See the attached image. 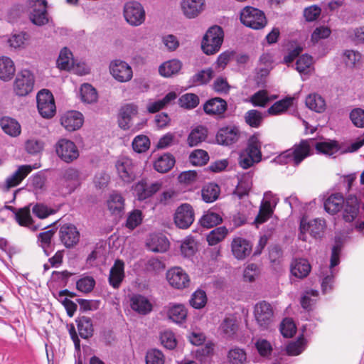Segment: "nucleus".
<instances>
[{"instance_id":"nucleus-1","label":"nucleus","mask_w":364,"mask_h":364,"mask_svg":"<svg viewBox=\"0 0 364 364\" xmlns=\"http://www.w3.org/2000/svg\"><path fill=\"white\" fill-rule=\"evenodd\" d=\"M224 32L220 26H213L208 28L204 35L201 48L206 55H213L218 53L222 46Z\"/></svg>"},{"instance_id":"nucleus-2","label":"nucleus","mask_w":364,"mask_h":364,"mask_svg":"<svg viewBox=\"0 0 364 364\" xmlns=\"http://www.w3.org/2000/svg\"><path fill=\"white\" fill-rule=\"evenodd\" d=\"M240 21L245 26L253 29H261L267 23L264 12L252 6H246L242 10Z\"/></svg>"},{"instance_id":"nucleus-3","label":"nucleus","mask_w":364,"mask_h":364,"mask_svg":"<svg viewBox=\"0 0 364 364\" xmlns=\"http://www.w3.org/2000/svg\"><path fill=\"white\" fill-rule=\"evenodd\" d=\"M36 101L38 112L43 118L50 119L54 116L56 107L53 95L50 90L43 89L39 91Z\"/></svg>"},{"instance_id":"nucleus-4","label":"nucleus","mask_w":364,"mask_h":364,"mask_svg":"<svg viewBox=\"0 0 364 364\" xmlns=\"http://www.w3.org/2000/svg\"><path fill=\"white\" fill-rule=\"evenodd\" d=\"M34 82L33 73L28 70H23L16 75L14 82V92L18 96H26L33 91Z\"/></svg>"},{"instance_id":"nucleus-5","label":"nucleus","mask_w":364,"mask_h":364,"mask_svg":"<svg viewBox=\"0 0 364 364\" xmlns=\"http://www.w3.org/2000/svg\"><path fill=\"white\" fill-rule=\"evenodd\" d=\"M124 16L129 24L137 26L144 22L146 14L140 3L128 1L124 6Z\"/></svg>"},{"instance_id":"nucleus-6","label":"nucleus","mask_w":364,"mask_h":364,"mask_svg":"<svg viewBox=\"0 0 364 364\" xmlns=\"http://www.w3.org/2000/svg\"><path fill=\"white\" fill-rule=\"evenodd\" d=\"M55 149L58 157L66 163H70L79 156V151L76 145L69 139H59L55 144Z\"/></svg>"},{"instance_id":"nucleus-7","label":"nucleus","mask_w":364,"mask_h":364,"mask_svg":"<svg viewBox=\"0 0 364 364\" xmlns=\"http://www.w3.org/2000/svg\"><path fill=\"white\" fill-rule=\"evenodd\" d=\"M195 213L192 205L183 203L179 205L174 213V223L180 229L188 228L194 221Z\"/></svg>"},{"instance_id":"nucleus-8","label":"nucleus","mask_w":364,"mask_h":364,"mask_svg":"<svg viewBox=\"0 0 364 364\" xmlns=\"http://www.w3.org/2000/svg\"><path fill=\"white\" fill-rule=\"evenodd\" d=\"M360 200L355 194H349L345 198L342 206V218L346 223L353 222L358 216Z\"/></svg>"},{"instance_id":"nucleus-9","label":"nucleus","mask_w":364,"mask_h":364,"mask_svg":"<svg viewBox=\"0 0 364 364\" xmlns=\"http://www.w3.org/2000/svg\"><path fill=\"white\" fill-rule=\"evenodd\" d=\"M254 314L260 329H267L273 321L271 305L265 301H260L255 305Z\"/></svg>"},{"instance_id":"nucleus-10","label":"nucleus","mask_w":364,"mask_h":364,"mask_svg":"<svg viewBox=\"0 0 364 364\" xmlns=\"http://www.w3.org/2000/svg\"><path fill=\"white\" fill-rule=\"evenodd\" d=\"M109 70L113 77L120 82H128L133 76L131 66L122 60H112L109 65Z\"/></svg>"},{"instance_id":"nucleus-11","label":"nucleus","mask_w":364,"mask_h":364,"mask_svg":"<svg viewBox=\"0 0 364 364\" xmlns=\"http://www.w3.org/2000/svg\"><path fill=\"white\" fill-rule=\"evenodd\" d=\"M166 279L169 284L177 289L186 288L190 283L189 276L179 267H174L168 270Z\"/></svg>"},{"instance_id":"nucleus-12","label":"nucleus","mask_w":364,"mask_h":364,"mask_svg":"<svg viewBox=\"0 0 364 364\" xmlns=\"http://www.w3.org/2000/svg\"><path fill=\"white\" fill-rule=\"evenodd\" d=\"M59 237L66 248H71L78 243L80 232L73 224L65 223L60 227Z\"/></svg>"},{"instance_id":"nucleus-13","label":"nucleus","mask_w":364,"mask_h":364,"mask_svg":"<svg viewBox=\"0 0 364 364\" xmlns=\"http://www.w3.org/2000/svg\"><path fill=\"white\" fill-rule=\"evenodd\" d=\"M161 187V183L156 181L149 184L146 179L142 178L133 187L135 196L138 200L142 201L158 192Z\"/></svg>"},{"instance_id":"nucleus-14","label":"nucleus","mask_w":364,"mask_h":364,"mask_svg":"<svg viewBox=\"0 0 364 364\" xmlns=\"http://www.w3.org/2000/svg\"><path fill=\"white\" fill-rule=\"evenodd\" d=\"M204 112L209 116H216L219 119L225 118L228 109L227 102L219 97L208 100L203 105Z\"/></svg>"},{"instance_id":"nucleus-15","label":"nucleus","mask_w":364,"mask_h":364,"mask_svg":"<svg viewBox=\"0 0 364 364\" xmlns=\"http://www.w3.org/2000/svg\"><path fill=\"white\" fill-rule=\"evenodd\" d=\"M119 177L126 183H131L136 178L132 160L127 157L119 159L116 163Z\"/></svg>"},{"instance_id":"nucleus-16","label":"nucleus","mask_w":364,"mask_h":364,"mask_svg":"<svg viewBox=\"0 0 364 364\" xmlns=\"http://www.w3.org/2000/svg\"><path fill=\"white\" fill-rule=\"evenodd\" d=\"M80 171L73 167H69L62 171L60 181L62 184L65 186V193H72L80 186Z\"/></svg>"},{"instance_id":"nucleus-17","label":"nucleus","mask_w":364,"mask_h":364,"mask_svg":"<svg viewBox=\"0 0 364 364\" xmlns=\"http://www.w3.org/2000/svg\"><path fill=\"white\" fill-rule=\"evenodd\" d=\"M313 139H301L299 143L295 144L291 149L293 155V164L299 166L306 158L313 154L309 142Z\"/></svg>"},{"instance_id":"nucleus-18","label":"nucleus","mask_w":364,"mask_h":364,"mask_svg":"<svg viewBox=\"0 0 364 364\" xmlns=\"http://www.w3.org/2000/svg\"><path fill=\"white\" fill-rule=\"evenodd\" d=\"M232 255L237 259H244L248 257L252 251V244L248 240L241 237H235L231 243Z\"/></svg>"},{"instance_id":"nucleus-19","label":"nucleus","mask_w":364,"mask_h":364,"mask_svg":"<svg viewBox=\"0 0 364 364\" xmlns=\"http://www.w3.org/2000/svg\"><path fill=\"white\" fill-rule=\"evenodd\" d=\"M240 131L235 126H226L219 129L216 134V141L221 145L229 146L237 141Z\"/></svg>"},{"instance_id":"nucleus-20","label":"nucleus","mask_w":364,"mask_h":364,"mask_svg":"<svg viewBox=\"0 0 364 364\" xmlns=\"http://www.w3.org/2000/svg\"><path fill=\"white\" fill-rule=\"evenodd\" d=\"M60 122L66 130L73 132L82 127L83 124V116L78 111H68L61 117Z\"/></svg>"},{"instance_id":"nucleus-21","label":"nucleus","mask_w":364,"mask_h":364,"mask_svg":"<svg viewBox=\"0 0 364 364\" xmlns=\"http://www.w3.org/2000/svg\"><path fill=\"white\" fill-rule=\"evenodd\" d=\"M300 229L308 230L311 236L315 239L321 238L325 229V221L316 218L308 222L306 218L303 217L300 220Z\"/></svg>"},{"instance_id":"nucleus-22","label":"nucleus","mask_w":364,"mask_h":364,"mask_svg":"<svg viewBox=\"0 0 364 364\" xmlns=\"http://www.w3.org/2000/svg\"><path fill=\"white\" fill-rule=\"evenodd\" d=\"M125 277L124 262L117 259L111 267L108 278L109 284L114 289H119Z\"/></svg>"},{"instance_id":"nucleus-23","label":"nucleus","mask_w":364,"mask_h":364,"mask_svg":"<svg viewBox=\"0 0 364 364\" xmlns=\"http://www.w3.org/2000/svg\"><path fill=\"white\" fill-rule=\"evenodd\" d=\"M168 238L161 233L151 234L146 242L147 248L154 252H165L169 248Z\"/></svg>"},{"instance_id":"nucleus-24","label":"nucleus","mask_w":364,"mask_h":364,"mask_svg":"<svg viewBox=\"0 0 364 364\" xmlns=\"http://www.w3.org/2000/svg\"><path fill=\"white\" fill-rule=\"evenodd\" d=\"M138 113V107L134 103H128L122 106L119 110L118 124L124 130L129 129V122L132 116Z\"/></svg>"},{"instance_id":"nucleus-25","label":"nucleus","mask_w":364,"mask_h":364,"mask_svg":"<svg viewBox=\"0 0 364 364\" xmlns=\"http://www.w3.org/2000/svg\"><path fill=\"white\" fill-rule=\"evenodd\" d=\"M253 171L246 172L240 176L237 185L233 191V194L239 199L243 198L249 194L252 186Z\"/></svg>"},{"instance_id":"nucleus-26","label":"nucleus","mask_w":364,"mask_h":364,"mask_svg":"<svg viewBox=\"0 0 364 364\" xmlns=\"http://www.w3.org/2000/svg\"><path fill=\"white\" fill-rule=\"evenodd\" d=\"M31 171L32 167L30 165H22L19 166L12 175L6 178L2 189L4 191H8L10 188L18 186Z\"/></svg>"},{"instance_id":"nucleus-27","label":"nucleus","mask_w":364,"mask_h":364,"mask_svg":"<svg viewBox=\"0 0 364 364\" xmlns=\"http://www.w3.org/2000/svg\"><path fill=\"white\" fill-rule=\"evenodd\" d=\"M31 171L32 167L30 165H22L19 166L12 175L6 178L2 189L4 191H8L10 188L18 186Z\"/></svg>"},{"instance_id":"nucleus-28","label":"nucleus","mask_w":364,"mask_h":364,"mask_svg":"<svg viewBox=\"0 0 364 364\" xmlns=\"http://www.w3.org/2000/svg\"><path fill=\"white\" fill-rule=\"evenodd\" d=\"M131 308L141 315H146L152 311V304L143 295L134 294L130 299Z\"/></svg>"},{"instance_id":"nucleus-29","label":"nucleus","mask_w":364,"mask_h":364,"mask_svg":"<svg viewBox=\"0 0 364 364\" xmlns=\"http://www.w3.org/2000/svg\"><path fill=\"white\" fill-rule=\"evenodd\" d=\"M79 336L83 339H89L93 336L94 326L90 317L85 316H78L75 318Z\"/></svg>"},{"instance_id":"nucleus-30","label":"nucleus","mask_w":364,"mask_h":364,"mask_svg":"<svg viewBox=\"0 0 364 364\" xmlns=\"http://www.w3.org/2000/svg\"><path fill=\"white\" fill-rule=\"evenodd\" d=\"M175 157L170 153H164L158 156L154 161L155 171L161 173L168 172L175 165Z\"/></svg>"},{"instance_id":"nucleus-31","label":"nucleus","mask_w":364,"mask_h":364,"mask_svg":"<svg viewBox=\"0 0 364 364\" xmlns=\"http://www.w3.org/2000/svg\"><path fill=\"white\" fill-rule=\"evenodd\" d=\"M344 200L342 193H333L324 201V210L331 215H335L341 210Z\"/></svg>"},{"instance_id":"nucleus-32","label":"nucleus","mask_w":364,"mask_h":364,"mask_svg":"<svg viewBox=\"0 0 364 364\" xmlns=\"http://www.w3.org/2000/svg\"><path fill=\"white\" fill-rule=\"evenodd\" d=\"M204 0H183L181 7L184 15L188 18L196 17L203 10Z\"/></svg>"},{"instance_id":"nucleus-33","label":"nucleus","mask_w":364,"mask_h":364,"mask_svg":"<svg viewBox=\"0 0 364 364\" xmlns=\"http://www.w3.org/2000/svg\"><path fill=\"white\" fill-rule=\"evenodd\" d=\"M4 208L9 210L15 214L16 220L20 225L32 228L33 219L31 215L29 207L20 208L18 211H16V208L13 206L5 205Z\"/></svg>"},{"instance_id":"nucleus-34","label":"nucleus","mask_w":364,"mask_h":364,"mask_svg":"<svg viewBox=\"0 0 364 364\" xmlns=\"http://www.w3.org/2000/svg\"><path fill=\"white\" fill-rule=\"evenodd\" d=\"M16 68L13 60L6 56L0 58V79L3 81H9L13 78Z\"/></svg>"},{"instance_id":"nucleus-35","label":"nucleus","mask_w":364,"mask_h":364,"mask_svg":"<svg viewBox=\"0 0 364 364\" xmlns=\"http://www.w3.org/2000/svg\"><path fill=\"white\" fill-rule=\"evenodd\" d=\"M311 265L306 259H295L291 265V273L299 279L306 277L310 271Z\"/></svg>"},{"instance_id":"nucleus-36","label":"nucleus","mask_w":364,"mask_h":364,"mask_svg":"<svg viewBox=\"0 0 364 364\" xmlns=\"http://www.w3.org/2000/svg\"><path fill=\"white\" fill-rule=\"evenodd\" d=\"M36 1L43 7L41 9H33L32 12H31L30 19L35 25L43 26L48 22L47 11L46 9L47 1L46 0H36Z\"/></svg>"},{"instance_id":"nucleus-37","label":"nucleus","mask_w":364,"mask_h":364,"mask_svg":"<svg viewBox=\"0 0 364 364\" xmlns=\"http://www.w3.org/2000/svg\"><path fill=\"white\" fill-rule=\"evenodd\" d=\"M182 63L177 59H172L162 63L159 68V74L165 77H170L179 73Z\"/></svg>"},{"instance_id":"nucleus-38","label":"nucleus","mask_w":364,"mask_h":364,"mask_svg":"<svg viewBox=\"0 0 364 364\" xmlns=\"http://www.w3.org/2000/svg\"><path fill=\"white\" fill-rule=\"evenodd\" d=\"M207 136V128L202 125L198 126L189 133L187 138V144L191 147L196 146L202 141H204Z\"/></svg>"},{"instance_id":"nucleus-39","label":"nucleus","mask_w":364,"mask_h":364,"mask_svg":"<svg viewBox=\"0 0 364 364\" xmlns=\"http://www.w3.org/2000/svg\"><path fill=\"white\" fill-rule=\"evenodd\" d=\"M244 152L251 156L259 163L262 160L261 142L256 135H252L247 141V145Z\"/></svg>"},{"instance_id":"nucleus-40","label":"nucleus","mask_w":364,"mask_h":364,"mask_svg":"<svg viewBox=\"0 0 364 364\" xmlns=\"http://www.w3.org/2000/svg\"><path fill=\"white\" fill-rule=\"evenodd\" d=\"M315 149L318 154L331 156L336 154L341 149V146L337 141L328 140L316 143Z\"/></svg>"},{"instance_id":"nucleus-41","label":"nucleus","mask_w":364,"mask_h":364,"mask_svg":"<svg viewBox=\"0 0 364 364\" xmlns=\"http://www.w3.org/2000/svg\"><path fill=\"white\" fill-rule=\"evenodd\" d=\"M0 126L3 131L11 136H17L21 134V125L11 117H3L0 119Z\"/></svg>"},{"instance_id":"nucleus-42","label":"nucleus","mask_w":364,"mask_h":364,"mask_svg":"<svg viewBox=\"0 0 364 364\" xmlns=\"http://www.w3.org/2000/svg\"><path fill=\"white\" fill-rule=\"evenodd\" d=\"M201 193L202 199L204 202L213 203L219 198L220 187L216 183H208L203 186Z\"/></svg>"},{"instance_id":"nucleus-43","label":"nucleus","mask_w":364,"mask_h":364,"mask_svg":"<svg viewBox=\"0 0 364 364\" xmlns=\"http://www.w3.org/2000/svg\"><path fill=\"white\" fill-rule=\"evenodd\" d=\"M107 207L112 214L121 215L124 208V198L119 193H113L107 200Z\"/></svg>"},{"instance_id":"nucleus-44","label":"nucleus","mask_w":364,"mask_h":364,"mask_svg":"<svg viewBox=\"0 0 364 364\" xmlns=\"http://www.w3.org/2000/svg\"><path fill=\"white\" fill-rule=\"evenodd\" d=\"M168 318L176 323H183L187 316V309L183 304H174L168 311Z\"/></svg>"},{"instance_id":"nucleus-45","label":"nucleus","mask_w":364,"mask_h":364,"mask_svg":"<svg viewBox=\"0 0 364 364\" xmlns=\"http://www.w3.org/2000/svg\"><path fill=\"white\" fill-rule=\"evenodd\" d=\"M305 103L309 109L316 112L321 113L325 110V100L317 94L309 95L306 98Z\"/></svg>"},{"instance_id":"nucleus-46","label":"nucleus","mask_w":364,"mask_h":364,"mask_svg":"<svg viewBox=\"0 0 364 364\" xmlns=\"http://www.w3.org/2000/svg\"><path fill=\"white\" fill-rule=\"evenodd\" d=\"M80 96L82 101L87 104L96 102L98 98L96 89L88 83H85L81 86Z\"/></svg>"},{"instance_id":"nucleus-47","label":"nucleus","mask_w":364,"mask_h":364,"mask_svg":"<svg viewBox=\"0 0 364 364\" xmlns=\"http://www.w3.org/2000/svg\"><path fill=\"white\" fill-rule=\"evenodd\" d=\"M222 222L221 216L214 212L207 211L199 220V223L203 228H210L219 225Z\"/></svg>"},{"instance_id":"nucleus-48","label":"nucleus","mask_w":364,"mask_h":364,"mask_svg":"<svg viewBox=\"0 0 364 364\" xmlns=\"http://www.w3.org/2000/svg\"><path fill=\"white\" fill-rule=\"evenodd\" d=\"M273 210L271 208L270 202L265 201L262 203L259 213L255 218L253 223L258 228L259 225L265 223L272 215Z\"/></svg>"},{"instance_id":"nucleus-49","label":"nucleus","mask_w":364,"mask_h":364,"mask_svg":"<svg viewBox=\"0 0 364 364\" xmlns=\"http://www.w3.org/2000/svg\"><path fill=\"white\" fill-rule=\"evenodd\" d=\"M238 326L235 318L232 317H226L222 321L220 329L223 336L227 338L232 337L237 331Z\"/></svg>"},{"instance_id":"nucleus-50","label":"nucleus","mask_w":364,"mask_h":364,"mask_svg":"<svg viewBox=\"0 0 364 364\" xmlns=\"http://www.w3.org/2000/svg\"><path fill=\"white\" fill-rule=\"evenodd\" d=\"M228 229L225 226L218 227L210 232L207 235V241L209 245H215L221 242L227 235Z\"/></svg>"},{"instance_id":"nucleus-51","label":"nucleus","mask_w":364,"mask_h":364,"mask_svg":"<svg viewBox=\"0 0 364 364\" xmlns=\"http://www.w3.org/2000/svg\"><path fill=\"white\" fill-rule=\"evenodd\" d=\"M213 76V70L212 68L201 70L200 71L193 75L190 82L193 85H206Z\"/></svg>"},{"instance_id":"nucleus-52","label":"nucleus","mask_w":364,"mask_h":364,"mask_svg":"<svg viewBox=\"0 0 364 364\" xmlns=\"http://www.w3.org/2000/svg\"><path fill=\"white\" fill-rule=\"evenodd\" d=\"M228 360L229 364H245L247 360L246 353L244 349L235 347L229 350Z\"/></svg>"},{"instance_id":"nucleus-53","label":"nucleus","mask_w":364,"mask_h":364,"mask_svg":"<svg viewBox=\"0 0 364 364\" xmlns=\"http://www.w3.org/2000/svg\"><path fill=\"white\" fill-rule=\"evenodd\" d=\"M73 53L71 51L66 47L63 48L59 54V56L57 59V65L58 67L60 70H68L71 68L73 63H70V60L72 58Z\"/></svg>"},{"instance_id":"nucleus-54","label":"nucleus","mask_w":364,"mask_h":364,"mask_svg":"<svg viewBox=\"0 0 364 364\" xmlns=\"http://www.w3.org/2000/svg\"><path fill=\"white\" fill-rule=\"evenodd\" d=\"M293 103L292 97H286L274 103L267 110L269 114H278L286 111Z\"/></svg>"},{"instance_id":"nucleus-55","label":"nucleus","mask_w":364,"mask_h":364,"mask_svg":"<svg viewBox=\"0 0 364 364\" xmlns=\"http://www.w3.org/2000/svg\"><path fill=\"white\" fill-rule=\"evenodd\" d=\"M178 104L181 107L193 109L198 105L199 97L196 94L186 93L179 97Z\"/></svg>"},{"instance_id":"nucleus-56","label":"nucleus","mask_w":364,"mask_h":364,"mask_svg":"<svg viewBox=\"0 0 364 364\" xmlns=\"http://www.w3.org/2000/svg\"><path fill=\"white\" fill-rule=\"evenodd\" d=\"M95 280L91 276H85L76 282V289L83 293L91 292L95 286Z\"/></svg>"},{"instance_id":"nucleus-57","label":"nucleus","mask_w":364,"mask_h":364,"mask_svg":"<svg viewBox=\"0 0 364 364\" xmlns=\"http://www.w3.org/2000/svg\"><path fill=\"white\" fill-rule=\"evenodd\" d=\"M207 303V296L204 290H196L191 296L190 304L196 309H200L205 306Z\"/></svg>"},{"instance_id":"nucleus-58","label":"nucleus","mask_w":364,"mask_h":364,"mask_svg":"<svg viewBox=\"0 0 364 364\" xmlns=\"http://www.w3.org/2000/svg\"><path fill=\"white\" fill-rule=\"evenodd\" d=\"M189 159L193 165L203 166L208 163L209 156L206 151L203 149H196L190 154Z\"/></svg>"},{"instance_id":"nucleus-59","label":"nucleus","mask_w":364,"mask_h":364,"mask_svg":"<svg viewBox=\"0 0 364 364\" xmlns=\"http://www.w3.org/2000/svg\"><path fill=\"white\" fill-rule=\"evenodd\" d=\"M57 228H53L47 231L40 232L38 235V243L42 248H50L53 237L56 232Z\"/></svg>"},{"instance_id":"nucleus-60","label":"nucleus","mask_w":364,"mask_h":364,"mask_svg":"<svg viewBox=\"0 0 364 364\" xmlns=\"http://www.w3.org/2000/svg\"><path fill=\"white\" fill-rule=\"evenodd\" d=\"M29 35L24 31L15 33L8 39L9 46L14 48L23 47L26 42L29 39Z\"/></svg>"},{"instance_id":"nucleus-61","label":"nucleus","mask_w":364,"mask_h":364,"mask_svg":"<svg viewBox=\"0 0 364 364\" xmlns=\"http://www.w3.org/2000/svg\"><path fill=\"white\" fill-rule=\"evenodd\" d=\"M150 146V140L145 135L136 136L132 141L133 150L137 153H143L147 151Z\"/></svg>"},{"instance_id":"nucleus-62","label":"nucleus","mask_w":364,"mask_h":364,"mask_svg":"<svg viewBox=\"0 0 364 364\" xmlns=\"http://www.w3.org/2000/svg\"><path fill=\"white\" fill-rule=\"evenodd\" d=\"M142 220V212L140 210L134 209L128 215L126 227L130 230H134L141 223Z\"/></svg>"},{"instance_id":"nucleus-63","label":"nucleus","mask_w":364,"mask_h":364,"mask_svg":"<svg viewBox=\"0 0 364 364\" xmlns=\"http://www.w3.org/2000/svg\"><path fill=\"white\" fill-rule=\"evenodd\" d=\"M245 119L250 127L257 128L262 122V116L258 110L251 109L245 113Z\"/></svg>"},{"instance_id":"nucleus-64","label":"nucleus","mask_w":364,"mask_h":364,"mask_svg":"<svg viewBox=\"0 0 364 364\" xmlns=\"http://www.w3.org/2000/svg\"><path fill=\"white\" fill-rule=\"evenodd\" d=\"M145 361L146 364H164V355L158 349H149L146 352Z\"/></svg>"}]
</instances>
